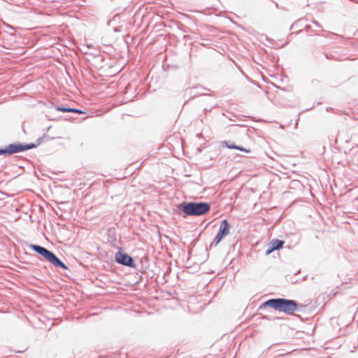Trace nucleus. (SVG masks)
I'll list each match as a JSON object with an SVG mask.
<instances>
[{
    "instance_id": "obj_9",
    "label": "nucleus",
    "mask_w": 358,
    "mask_h": 358,
    "mask_svg": "<svg viewBox=\"0 0 358 358\" xmlns=\"http://www.w3.org/2000/svg\"><path fill=\"white\" fill-rule=\"evenodd\" d=\"M56 110L57 111H61V112H64V113L71 112V113H78V114H85V111H83V110H78V109H76V108H64V107L58 106L56 108Z\"/></svg>"
},
{
    "instance_id": "obj_4",
    "label": "nucleus",
    "mask_w": 358,
    "mask_h": 358,
    "mask_svg": "<svg viewBox=\"0 0 358 358\" xmlns=\"http://www.w3.org/2000/svg\"><path fill=\"white\" fill-rule=\"evenodd\" d=\"M36 148V145L32 143L30 145L22 144H10L4 150H0V155L2 154H13L19 152H22L31 148Z\"/></svg>"
},
{
    "instance_id": "obj_3",
    "label": "nucleus",
    "mask_w": 358,
    "mask_h": 358,
    "mask_svg": "<svg viewBox=\"0 0 358 358\" xmlns=\"http://www.w3.org/2000/svg\"><path fill=\"white\" fill-rule=\"evenodd\" d=\"M31 248L34 250L42 255L47 261L50 262L55 266H59L64 269L68 268V267L62 262H61L52 252L49 251L46 248L36 245H31Z\"/></svg>"
},
{
    "instance_id": "obj_7",
    "label": "nucleus",
    "mask_w": 358,
    "mask_h": 358,
    "mask_svg": "<svg viewBox=\"0 0 358 358\" xmlns=\"http://www.w3.org/2000/svg\"><path fill=\"white\" fill-rule=\"evenodd\" d=\"M284 243V241H280L278 239L272 240L268 244V248L266 252V254L269 255L274 250L281 248Z\"/></svg>"
},
{
    "instance_id": "obj_6",
    "label": "nucleus",
    "mask_w": 358,
    "mask_h": 358,
    "mask_svg": "<svg viewBox=\"0 0 358 358\" xmlns=\"http://www.w3.org/2000/svg\"><path fill=\"white\" fill-rule=\"evenodd\" d=\"M115 261L121 264L134 266L133 259L126 253L118 252L115 254Z\"/></svg>"
},
{
    "instance_id": "obj_2",
    "label": "nucleus",
    "mask_w": 358,
    "mask_h": 358,
    "mask_svg": "<svg viewBox=\"0 0 358 358\" xmlns=\"http://www.w3.org/2000/svg\"><path fill=\"white\" fill-rule=\"evenodd\" d=\"M210 209V205L202 202H189L182 206V212L186 215L199 216L206 214Z\"/></svg>"
},
{
    "instance_id": "obj_1",
    "label": "nucleus",
    "mask_w": 358,
    "mask_h": 358,
    "mask_svg": "<svg viewBox=\"0 0 358 358\" xmlns=\"http://www.w3.org/2000/svg\"><path fill=\"white\" fill-rule=\"evenodd\" d=\"M263 305L265 307H271L276 310L288 315H293L298 308V304L295 301L286 299H269L265 301Z\"/></svg>"
},
{
    "instance_id": "obj_5",
    "label": "nucleus",
    "mask_w": 358,
    "mask_h": 358,
    "mask_svg": "<svg viewBox=\"0 0 358 358\" xmlns=\"http://www.w3.org/2000/svg\"><path fill=\"white\" fill-rule=\"evenodd\" d=\"M230 230V224L227 220H224L221 222L219 231L216 235L213 243L215 245H218V243L227 236L229 234Z\"/></svg>"
},
{
    "instance_id": "obj_8",
    "label": "nucleus",
    "mask_w": 358,
    "mask_h": 358,
    "mask_svg": "<svg viewBox=\"0 0 358 358\" xmlns=\"http://www.w3.org/2000/svg\"><path fill=\"white\" fill-rule=\"evenodd\" d=\"M224 144L229 149L239 150L243 151V152H244L245 153H249L250 152V149H247V148H245L243 147L236 145L234 143L230 142V141H225Z\"/></svg>"
}]
</instances>
